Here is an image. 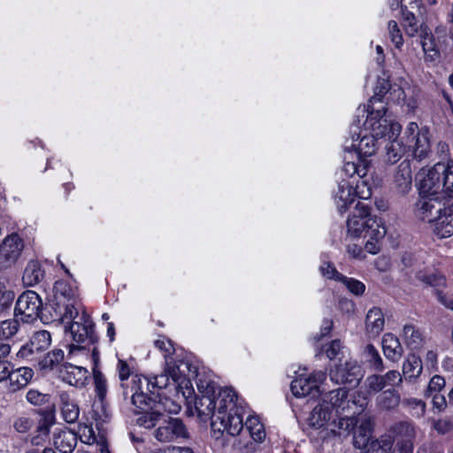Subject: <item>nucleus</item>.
Listing matches in <instances>:
<instances>
[{
	"instance_id": "obj_1",
	"label": "nucleus",
	"mask_w": 453,
	"mask_h": 453,
	"mask_svg": "<svg viewBox=\"0 0 453 453\" xmlns=\"http://www.w3.org/2000/svg\"><path fill=\"white\" fill-rule=\"evenodd\" d=\"M387 91L388 88L383 87L370 99L363 129L357 134V139L352 138V147L358 158L372 156L378 149L377 140L379 138L388 136V139H391L401 132L400 124L393 121L386 114L385 107L382 104V96Z\"/></svg>"
},
{
	"instance_id": "obj_2",
	"label": "nucleus",
	"mask_w": 453,
	"mask_h": 453,
	"mask_svg": "<svg viewBox=\"0 0 453 453\" xmlns=\"http://www.w3.org/2000/svg\"><path fill=\"white\" fill-rule=\"evenodd\" d=\"M418 190L421 196H432L435 201L453 197V160L437 163L419 173Z\"/></svg>"
},
{
	"instance_id": "obj_3",
	"label": "nucleus",
	"mask_w": 453,
	"mask_h": 453,
	"mask_svg": "<svg viewBox=\"0 0 453 453\" xmlns=\"http://www.w3.org/2000/svg\"><path fill=\"white\" fill-rule=\"evenodd\" d=\"M236 395L232 388H223L218 393V409L211 423L213 433L235 436L243 428V420L236 405Z\"/></svg>"
},
{
	"instance_id": "obj_4",
	"label": "nucleus",
	"mask_w": 453,
	"mask_h": 453,
	"mask_svg": "<svg viewBox=\"0 0 453 453\" xmlns=\"http://www.w3.org/2000/svg\"><path fill=\"white\" fill-rule=\"evenodd\" d=\"M347 235L350 238L370 237L382 240L387 230L385 226L371 216L370 208L364 202H357L346 222Z\"/></svg>"
},
{
	"instance_id": "obj_5",
	"label": "nucleus",
	"mask_w": 453,
	"mask_h": 453,
	"mask_svg": "<svg viewBox=\"0 0 453 453\" xmlns=\"http://www.w3.org/2000/svg\"><path fill=\"white\" fill-rule=\"evenodd\" d=\"M132 387L130 389L132 403L140 410H147L148 405L151 410H156L162 418H170L165 413H178L180 406L174 401L166 396L157 395L149 396L143 392V386L148 388L149 383L145 378L134 375L131 380Z\"/></svg>"
},
{
	"instance_id": "obj_6",
	"label": "nucleus",
	"mask_w": 453,
	"mask_h": 453,
	"mask_svg": "<svg viewBox=\"0 0 453 453\" xmlns=\"http://www.w3.org/2000/svg\"><path fill=\"white\" fill-rule=\"evenodd\" d=\"M81 308L77 289L65 280H58L54 285V296L50 303L52 317L71 319Z\"/></svg>"
},
{
	"instance_id": "obj_7",
	"label": "nucleus",
	"mask_w": 453,
	"mask_h": 453,
	"mask_svg": "<svg viewBox=\"0 0 453 453\" xmlns=\"http://www.w3.org/2000/svg\"><path fill=\"white\" fill-rule=\"evenodd\" d=\"M62 323H65V331L68 330L73 340L77 343H82L88 340L93 332V322L88 314L84 311H77V315L71 319L55 318Z\"/></svg>"
},
{
	"instance_id": "obj_8",
	"label": "nucleus",
	"mask_w": 453,
	"mask_h": 453,
	"mask_svg": "<svg viewBox=\"0 0 453 453\" xmlns=\"http://www.w3.org/2000/svg\"><path fill=\"white\" fill-rule=\"evenodd\" d=\"M42 301L39 295L33 290L23 292L18 298L15 306V316H21L26 323L35 320L42 311Z\"/></svg>"
},
{
	"instance_id": "obj_9",
	"label": "nucleus",
	"mask_w": 453,
	"mask_h": 453,
	"mask_svg": "<svg viewBox=\"0 0 453 453\" xmlns=\"http://www.w3.org/2000/svg\"><path fill=\"white\" fill-rule=\"evenodd\" d=\"M22 239L17 234L7 235L0 243V269L11 267L21 255Z\"/></svg>"
},
{
	"instance_id": "obj_10",
	"label": "nucleus",
	"mask_w": 453,
	"mask_h": 453,
	"mask_svg": "<svg viewBox=\"0 0 453 453\" xmlns=\"http://www.w3.org/2000/svg\"><path fill=\"white\" fill-rule=\"evenodd\" d=\"M330 378L336 384L357 386L363 378V371L357 361H346L330 371Z\"/></svg>"
},
{
	"instance_id": "obj_11",
	"label": "nucleus",
	"mask_w": 453,
	"mask_h": 453,
	"mask_svg": "<svg viewBox=\"0 0 453 453\" xmlns=\"http://www.w3.org/2000/svg\"><path fill=\"white\" fill-rule=\"evenodd\" d=\"M154 437L161 442H169L180 437H187V430L180 419L162 418L154 431Z\"/></svg>"
},
{
	"instance_id": "obj_12",
	"label": "nucleus",
	"mask_w": 453,
	"mask_h": 453,
	"mask_svg": "<svg viewBox=\"0 0 453 453\" xmlns=\"http://www.w3.org/2000/svg\"><path fill=\"white\" fill-rule=\"evenodd\" d=\"M51 342L50 334L42 330L34 334L29 342L23 345L17 353V357L33 361L36 355L49 348Z\"/></svg>"
},
{
	"instance_id": "obj_13",
	"label": "nucleus",
	"mask_w": 453,
	"mask_h": 453,
	"mask_svg": "<svg viewBox=\"0 0 453 453\" xmlns=\"http://www.w3.org/2000/svg\"><path fill=\"white\" fill-rule=\"evenodd\" d=\"M437 35H433L426 27H420L421 46L426 62L438 61L441 56V35L439 31L435 32Z\"/></svg>"
},
{
	"instance_id": "obj_14",
	"label": "nucleus",
	"mask_w": 453,
	"mask_h": 453,
	"mask_svg": "<svg viewBox=\"0 0 453 453\" xmlns=\"http://www.w3.org/2000/svg\"><path fill=\"white\" fill-rule=\"evenodd\" d=\"M325 378L323 372L313 374L309 377H299L292 381L291 391L297 397H304L307 395L316 396L319 392L318 382Z\"/></svg>"
},
{
	"instance_id": "obj_15",
	"label": "nucleus",
	"mask_w": 453,
	"mask_h": 453,
	"mask_svg": "<svg viewBox=\"0 0 453 453\" xmlns=\"http://www.w3.org/2000/svg\"><path fill=\"white\" fill-rule=\"evenodd\" d=\"M218 409V395H214L212 387L207 386L206 391L201 396H198L195 402V410L197 416L203 420L211 419Z\"/></svg>"
},
{
	"instance_id": "obj_16",
	"label": "nucleus",
	"mask_w": 453,
	"mask_h": 453,
	"mask_svg": "<svg viewBox=\"0 0 453 453\" xmlns=\"http://www.w3.org/2000/svg\"><path fill=\"white\" fill-rule=\"evenodd\" d=\"M88 371L81 365L66 363L59 370L60 379L71 386L82 388L87 384Z\"/></svg>"
},
{
	"instance_id": "obj_17",
	"label": "nucleus",
	"mask_w": 453,
	"mask_h": 453,
	"mask_svg": "<svg viewBox=\"0 0 453 453\" xmlns=\"http://www.w3.org/2000/svg\"><path fill=\"white\" fill-rule=\"evenodd\" d=\"M438 217L434 218V232L440 238H448L453 235V203L441 210H436Z\"/></svg>"
},
{
	"instance_id": "obj_18",
	"label": "nucleus",
	"mask_w": 453,
	"mask_h": 453,
	"mask_svg": "<svg viewBox=\"0 0 453 453\" xmlns=\"http://www.w3.org/2000/svg\"><path fill=\"white\" fill-rule=\"evenodd\" d=\"M351 158V153L348 152L344 157L342 173L348 177L357 175L360 179L364 180V184H367V180L365 178L368 175L371 169L370 160L367 158H358L357 156V160H350Z\"/></svg>"
},
{
	"instance_id": "obj_19",
	"label": "nucleus",
	"mask_w": 453,
	"mask_h": 453,
	"mask_svg": "<svg viewBox=\"0 0 453 453\" xmlns=\"http://www.w3.org/2000/svg\"><path fill=\"white\" fill-rule=\"evenodd\" d=\"M394 183L397 192L402 195L407 194L411 189L412 171L409 160H403L397 166Z\"/></svg>"
},
{
	"instance_id": "obj_20",
	"label": "nucleus",
	"mask_w": 453,
	"mask_h": 453,
	"mask_svg": "<svg viewBox=\"0 0 453 453\" xmlns=\"http://www.w3.org/2000/svg\"><path fill=\"white\" fill-rule=\"evenodd\" d=\"M385 319L382 311L378 307H372L366 314L365 334L368 338H376L382 332Z\"/></svg>"
},
{
	"instance_id": "obj_21",
	"label": "nucleus",
	"mask_w": 453,
	"mask_h": 453,
	"mask_svg": "<svg viewBox=\"0 0 453 453\" xmlns=\"http://www.w3.org/2000/svg\"><path fill=\"white\" fill-rule=\"evenodd\" d=\"M348 391L344 388H339L326 393L322 401L329 406L334 416L341 414L349 405L347 401Z\"/></svg>"
},
{
	"instance_id": "obj_22",
	"label": "nucleus",
	"mask_w": 453,
	"mask_h": 453,
	"mask_svg": "<svg viewBox=\"0 0 453 453\" xmlns=\"http://www.w3.org/2000/svg\"><path fill=\"white\" fill-rule=\"evenodd\" d=\"M34 371L29 367L12 368L9 379L7 380V388L12 392H16L27 387L33 379Z\"/></svg>"
},
{
	"instance_id": "obj_23",
	"label": "nucleus",
	"mask_w": 453,
	"mask_h": 453,
	"mask_svg": "<svg viewBox=\"0 0 453 453\" xmlns=\"http://www.w3.org/2000/svg\"><path fill=\"white\" fill-rule=\"evenodd\" d=\"M355 197L356 194L352 186L348 181L342 180L338 184V188L334 195V202L339 211H345L348 206L354 202Z\"/></svg>"
},
{
	"instance_id": "obj_24",
	"label": "nucleus",
	"mask_w": 453,
	"mask_h": 453,
	"mask_svg": "<svg viewBox=\"0 0 453 453\" xmlns=\"http://www.w3.org/2000/svg\"><path fill=\"white\" fill-rule=\"evenodd\" d=\"M334 418V413L323 401L313 408L309 417V424L311 426L320 428L329 424Z\"/></svg>"
},
{
	"instance_id": "obj_25",
	"label": "nucleus",
	"mask_w": 453,
	"mask_h": 453,
	"mask_svg": "<svg viewBox=\"0 0 453 453\" xmlns=\"http://www.w3.org/2000/svg\"><path fill=\"white\" fill-rule=\"evenodd\" d=\"M399 134L400 133L388 139L389 142L386 145L387 160L392 164L399 161L408 150V145H406L404 139H403V135L399 137Z\"/></svg>"
},
{
	"instance_id": "obj_26",
	"label": "nucleus",
	"mask_w": 453,
	"mask_h": 453,
	"mask_svg": "<svg viewBox=\"0 0 453 453\" xmlns=\"http://www.w3.org/2000/svg\"><path fill=\"white\" fill-rule=\"evenodd\" d=\"M382 349L385 357L392 361H396L402 356V347L396 336L393 334H386L382 338Z\"/></svg>"
},
{
	"instance_id": "obj_27",
	"label": "nucleus",
	"mask_w": 453,
	"mask_h": 453,
	"mask_svg": "<svg viewBox=\"0 0 453 453\" xmlns=\"http://www.w3.org/2000/svg\"><path fill=\"white\" fill-rule=\"evenodd\" d=\"M403 342L411 349H418L424 343V337L419 329L411 324L403 326L402 332Z\"/></svg>"
},
{
	"instance_id": "obj_28",
	"label": "nucleus",
	"mask_w": 453,
	"mask_h": 453,
	"mask_svg": "<svg viewBox=\"0 0 453 453\" xmlns=\"http://www.w3.org/2000/svg\"><path fill=\"white\" fill-rule=\"evenodd\" d=\"M401 403L400 394L395 389L383 391L376 398V404L383 411L395 410Z\"/></svg>"
},
{
	"instance_id": "obj_29",
	"label": "nucleus",
	"mask_w": 453,
	"mask_h": 453,
	"mask_svg": "<svg viewBox=\"0 0 453 453\" xmlns=\"http://www.w3.org/2000/svg\"><path fill=\"white\" fill-rule=\"evenodd\" d=\"M59 398L61 404V414L63 418L67 423L75 422L78 419L80 413L79 407L65 393L60 394Z\"/></svg>"
},
{
	"instance_id": "obj_30",
	"label": "nucleus",
	"mask_w": 453,
	"mask_h": 453,
	"mask_svg": "<svg viewBox=\"0 0 453 453\" xmlns=\"http://www.w3.org/2000/svg\"><path fill=\"white\" fill-rule=\"evenodd\" d=\"M394 93L397 94L398 104H406L410 110H414L417 107L418 93L415 88L406 83L404 86L394 89Z\"/></svg>"
},
{
	"instance_id": "obj_31",
	"label": "nucleus",
	"mask_w": 453,
	"mask_h": 453,
	"mask_svg": "<svg viewBox=\"0 0 453 453\" xmlns=\"http://www.w3.org/2000/svg\"><path fill=\"white\" fill-rule=\"evenodd\" d=\"M431 153V134L426 127H423L421 136L418 137V143L415 146L412 155L418 160L429 157Z\"/></svg>"
},
{
	"instance_id": "obj_32",
	"label": "nucleus",
	"mask_w": 453,
	"mask_h": 453,
	"mask_svg": "<svg viewBox=\"0 0 453 453\" xmlns=\"http://www.w3.org/2000/svg\"><path fill=\"white\" fill-rule=\"evenodd\" d=\"M372 421L370 418H364L354 434V446L357 449H363L371 441Z\"/></svg>"
},
{
	"instance_id": "obj_33",
	"label": "nucleus",
	"mask_w": 453,
	"mask_h": 453,
	"mask_svg": "<svg viewBox=\"0 0 453 453\" xmlns=\"http://www.w3.org/2000/svg\"><path fill=\"white\" fill-rule=\"evenodd\" d=\"M436 202L432 196H421L416 204L418 217L423 220L427 219L429 222H433L434 220V211L436 212L438 209Z\"/></svg>"
},
{
	"instance_id": "obj_34",
	"label": "nucleus",
	"mask_w": 453,
	"mask_h": 453,
	"mask_svg": "<svg viewBox=\"0 0 453 453\" xmlns=\"http://www.w3.org/2000/svg\"><path fill=\"white\" fill-rule=\"evenodd\" d=\"M44 277V272L41 265L35 261H30L23 273V282L27 286H34L39 283Z\"/></svg>"
},
{
	"instance_id": "obj_35",
	"label": "nucleus",
	"mask_w": 453,
	"mask_h": 453,
	"mask_svg": "<svg viewBox=\"0 0 453 453\" xmlns=\"http://www.w3.org/2000/svg\"><path fill=\"white\" fill-rule=\"evenodd\" d=\"M341 414L332 418L329 427L334 434H342V433H349L357 424V420L353 417H341Z\"/></svg>"
},
{
	"instance_id": "obj_36",
	"label": "nucleus",
	"mask_w": 453,
	"mask_h": 453,
	"mask_svg": "<svg viewBox=\"0 0 453 453\" xmlns=\"http://www.w3.org/2000/svg\"><path fill=\"white\" fill-rule=\"evenodd\" d=\"M393 439L389 435H383L380 439L371 441L365 449L364 453H389L393 447Z\"/></svg>"
},
{
	"instance_id": "obj_37",
	"label": "nucleus",
	"mask_w": 453,
	"mask_h": 453,
	"mask_svg": "<svg viewBox=\"0 0 453 453\" xmlns=\"http://www.w3.org/2000/svg\"><path fill=\"white\" fill-rule=\"evenodd\" d=\"M422 372V362L415 355H410L403 364V375L405 378H417Z\"/></svg>"
},
{
	"instance_id": "obj_38",
	"label": "nucleus",
	"mask_w": 453,
	"mask_h": 453,
	"mask_svg": "<svg viewBox=\"0 0 453 453\" xmlns=\"http://www.w3.org/2000/svg\"><path fill=\"white\" fill-rule=\"evenodd\" d=\"M56 447L63 453H71L76 445V438L71 432L63 431L55 437Z\"/></svg>"
},
{
	"instance_id": "obj_39",
	"label": "nucleus",
	"mask_w": 453,
	"mask_h": 453,
	"mask_svg": "<svg viewBox=\"0 0 453 453\" xmlns=\"http://www.w3.org/2000/svg\"><path fill=\"white\" fill-rule=\"evenodd\" d=\"M93 381L96 397L103 403L108 392V382L105 376L96 367L92 368Z\"/></svg>"
},
{
	"instance_id": "obj_40",
	"label": "nucleus",
	"mask_w": 453,
	"mask_h": 453,
	"mask_svg": "<svg viewBox=\"0 0 453 453\" xmlns=\"http://www.w3.org/2000/svg\"><path fill=\"white\" fill-rule=\"evenodd\" d=\"M423 127L420 128L416 122H410L404 129L403 139H404L408 150L413 151L418 143V137L421 136Z\"/></svg>"
},
{
	"instance_id": "obj_41",
	"label": "nucleus",
	"mask_w": 453,
	"mask_h": 453,
	"mask_svg": "<svg viewBox=\"0 0 453 453\" xmlns=\"http://www.w3.org/2000/svg\"><path fill=\"white\" fill-rule=\"evenodd\" d=\"M142 411V415L137 418V424L141 426H143L147 429H150L156 426H157L162 417L156 410H151L149 406L147 410H141Z\"/></svg>"
},
{
	"instance_id": "obj_42",
	"label": "nucleus",
	"mask_w": 453,
	"mask_h": 453,
	"mask_svg": "<svg viewBox=\"0 0 453 453\" xmlns=\"http://www.w3.org/2000/svg\"><path fill=\"white\" fill-rule=\"evenodd\" d=\"M245 425L254 441H261L265 438V433L263 425L257 417L248 418Z\"/></svg>"
},
{
	"instance_id": "obj_43",
	"label": "nucleus",
	"mask_w": 453,
	"mask_h": 453,
	"mask_svg": "<svg viewBox=\"0 0 453 453\" xmlns=\"http://www.w3.org/2000/svg\"><path fill=\"white\" fill-rule=\"evenodd\" d=\"M403 12V26L408 36L413 37L418 35L420 27L418 24L415 15L410 11Z\"/></svg>"
},
{
	"instance_id": "obj_44",
	"label": "nucleus",
	"mask_w": 453,
	"mask_h": 453,
	"mask_svg": "<svg viewBox=\"0 0 453 453\" xmlns=\"http://www.w3.org/2000/svg\"><path fill=\"white\" fill-rule=\"evenodd\" d=\"M19 329L18 319H12L0 322V336L5 341L14 336Z\"/></svg>"
},
{
	"instance_id": "obj_45",
	"label": "nucleus",
	"mask_w": 453,
	"mask_h": 453,
	"mask_svg": "<svg viewBox=\"0 0 453 453\" xmlns=\"http://www.w3.org/2000/svg\"><path fill=\"white\" fill-rule=\"evenodd\" d=\"M64 359V351L62 349H53L49 352L41 361L42 369H52L56 365Z\"/></svg>"
},
{
	"instance_id": "obj_46",
	"label": "nucleus",
	"mask_w": 453,
	"mask_h": 453,
	"mask_svg": "<svg viewBox=\"0 0 453 453\" xmlns=\"http://www.w3.org/2000/svg\"><path fill=\"white\" fill-rule=\"evenodd\" d=\"M393 431L396 435L402 437L401 441H409L412 442L411 440L415 436L414 426L409 422H399L395 424L393 427Z\"/></svg>"
},
{
	"instance_id": "obj_47",
	"label": "nucleus",
	"mask_w": 453,
	"mask_h": 453,
	"mask_svg": "<svg viewBox=\"0 0 453 453\" xmlns=\"http://www.w3.org/2000/svg\"><path fill=\"white\" fill-rule=\"evenodd\" d=\"M117 372L119 380L121 381V387L124 389V395H127L128 394L127 388L128 385L125 383V381L130 377L132 374V369L127 361L119 359L117 365Z\"/></svg>"
},
{
	"instance_id": "obj_48",
	"label": "nucleus",
	"mask_w": 453,
	"mask_h": 453,
	"mask_svg": "<svg viewBox=\"0 0 453 453\" xmlns=\"http://www.w3.org/2000/svg\"><path fill=\"white\" fill-rule=\"evenodd\" d=\"M183 367H185L188 370L189 369V365L188 363L179 361L178 363H175L173 365H170L168 364V367L165 371L174 382H179L181 377L185 376V370L183 369Z\"/></svg>"
},
{
	"instance_id": "obj_49",
	"label": "nucleus",
	"mask_w": 453,
	"mask_h": 453,
	"mask_svg": "<svg viewBox=\"0 0 453 453\" xmlns=\"http://www.w3.org/2000/svg\"><path fill=\"white\" fill-rule=\"evenodd\" d=\"M403 404L412 411V415L418 418L423 417L426 412V403L417 398H404Z\"/></svg>"
},
{
	"instance_id": "obj_50",
	"label": "nucleus",
	"mask_w": 453,
	"mask_h": 453,
	"mask_svg": "<svg viewBox=\"0 0 453 453\" xmlns=\"http://www.w3.org/2000/svg\"><path fill=\"white\" fill-rule=\"evenodd\" d=\"M388 35L392 43L397 49L403 45V38L398 24L395 20H390L388 24Z\"/></svg>"
},
{
	"instance_id": "obj_51",
	"label": "nucleus",
	"mask_w": 453,
	"mask_h": 453,
	"mask_svg": "<svg viewBox=\"0 0 453 453\" xmlns=\"http://www.w3.org/2000/svg\"><path fill=\"white\" fill-rule=\"evenodd\" d=\"M365 385L368 394H376L385 388L381 375L376 374L368 376L365 381Z\"/></svg>"
},
{
	"instance_id": "obj_52",
	"label": "nucleus",
	"mask_w": 453,
	"mask_h": 453,
	"mask_svg": "<svg viewBox=\"0 0 453 453\" xmlns=\"http://www.w3.org/2000/svg\"><path fill=\"white\" fill-rule=\"evenodd\" d=\"M365 353L369 357V362L372 364L375 371L380 372L383 370V361L379 352L373 345L368 344L365 347Z\"/></svg>"
},
{
	"instance_id": "obj_53",
	"label": "nucleus",
	"mask_w": 453,
	"mask_h": 453,
	"mask_svg": "<svg viewBox=\"0 0 453 453\" xmlns=\"http://www.w3.org/2000/svg\"><path fill=\"white\" fill-rule=\"evenodd\" d=\"M339 281H342L344 284V286L349 289V291L354 295L358 296L362 295L365 292V284L357 280L348 278L342 275Z\"/></svg>"
},
{
	"instance_id": "obj_54",
	"label": "nucleus",
	"mask_w": 453,
	"mask_h": 453,
	"mask_svg": "<svg viewBox=\"0 0 453 453\" xmlns=\"http://www.w3.org/2000/svg\"><path fill=\"white\" fill-rule=\"evenodd\" d=\"M14 297V292L8 289L6 285L0 281V310L10 307Z\"/></svg>"
},
{
	"instance_id": "obj_55",
	"label": "nucleus",
	"mask_w": 453,
	"mask_h": 453,
	"mask_svg": "<svg viewBox=\"0 0 453 453\" xmlns=\"http://www.w3.org/2000/svg\"><path fill=\"white\" fill-rule=\"evenodd\" d=\"M423 283L434 288V289H440V288L445 286L446 280L442 275L430 272L428 276L423 278Z\"/></svg>"
},
{
	"instance_id": "obj_56",
	"label": "nucleus",
	"mask_w": 453,
	"mask_h": 453,
	"mask_svg": "<svg viewBox=\"0 0 453 453\" xmlns=\"http://www.w3.org/2000/svg\"><path fill=\"white\" fill-rule=\"evenodd\" d=\"M385 388L388 386L395 387L399 386L403 382V375L395 370H392L381 375Z\"/></svg>"
},
{
	"instance_id": "obj_57",
	"label": "nucleus",
	"mask_w": 453,
	"mask_h": 453,
	"mask_svg": "<svg viewBox=\"0 0 453 453\" xmlns=\"http://www.w3.org/2000/svg\"><path fill=\"white\" fill-rule=\"evenodd\" d=\"M27 400L34 405H42L49 400V395L36 389H30L27 393Z\"/></svg>"
},
{
	"instance_id": "obj_58",
	"label": "nucleus",
	"mask_w": 453,
	"mask_h": 453,
	"mask_svg": "<svg viewBox=\"0 0 453 453\" xmlns=\"http://www.w3.org/2000/svg\"><path fill=\"white\" fill-rule=\"evenodd\" d=\"M434 428L441 434H445L453 430V419L450 418H441L434 422Z\"/></svg>"
},
{
	"instance_id": "obj_59",
	"label": "nucleus",
	"mask_w": 453,
	"mask_h": 453,
	"mask_svg": "<svg viewBox=\"0 0 453 453\" xmlns=\"http://www.w3.org/2000/svg\"><path fill=\"white\" fill-rule=\"evenodd\" d=\"M438 302L445 308L453 311V297L441 289H434V291Z\"/></svg>"
},
{
	"instance_id": "obj_60",
	"label": "nucleus",
	"mask_w": 453,
	"mask_h": 453,
	"mask_svg": "<svg viewBox=\"0 0 453 453\" xmlns=\"http://www.w3.org/2000/svg\"><path fill=\"white\" fill-rule=\"evenodd\" d=\"M320 272L323 276L328 279H334L335 280H340L341 277H342V274L338 273L335 268L329 263H324L320 266Z\"/></svg>"
},
{
	"instance_id": "obj_61",
	"label": "nucleus",
	"mask_w": 453,
	"mask_h": 453,
	"mask_svg": "<svg viewBox=\"0 0 453 453\" xmlns=\"http://www.w3.org/2000/svg\"><path fill=\"white\" fill-rule=\"evenodd\" d=\"M14 428L19 433H27L33 426V420L27 417H20L14 422Z\"/></svg>"
},
{
	"instance_id": "obj_62",
	"label": "nucleus",
	"mask_w": 453,
	"mask_h": 453,
	"mask_svg": "<svg viewBox=\"0 0 453 453\" xmlns=\"http://www.w3.org/2000/svg\"><path fill=\"white\" fill-rule=\"evenodd\" d=\"M342 349V345L340 341L334 340L330 342V344L326 349V354L328 358L334 359L337 357V356L340 354Z\"/></svg>"
},
{
	"instance_id": "obj_63",
	"label": "nucleus",
	"mask_w": 453,
	"mask_h": 453,
	"mask_svg": "<svg viewBox=\"0 0 453 453\" xmlns=\"http://www.w3.org/2000/svg\"><path fill=\"white\" fill-rule=\"evenodd\" d=\"M445 386V380L439 375L434 376L428 383L430 392H439Z\"/></svg>"
},
{
	"instance_id": "obj_64",
	"label": "nucleus",
	"mask_w": 453,
	"mask_h": 453,
	"mask_svg": "<svg viewBox=\"0 0 453 453\" xmlns=\"http://www.w3.org/2000/svg\"><path fill=\"white\" fill-rule=\"evenodd\" d=\"M413 444L409 441H398L389 453H412Z\"/></svg>"
}]
</instances>
